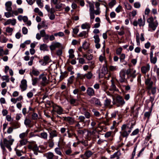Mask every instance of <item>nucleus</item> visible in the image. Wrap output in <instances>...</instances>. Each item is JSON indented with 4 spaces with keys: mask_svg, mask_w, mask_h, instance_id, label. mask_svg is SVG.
<instances>
[{
    "mask_svg": "<svg viewBox=\"0 0 159 159\" xmlns=\"http://www.w3.org/2000/svg\"><path fill=\"white\" fill-rule=\"evenodd\" d=\"M14 139L12 138L11 135H9L7 138H4L3 139V143L1 141L0 145L1 148L3 151L6 150L5 147H6L9 150L11 151L12 150L11 146L12 145L14 141Z\"/></svg>",
    "mask_w": 159,
    "mask_h": 159,
    "instance_id": "f257e3e1",
    "label": "nucleus"
},
{
    "mask_svg": "<svg viewBox=\"0 0 159 159\" xmlns=\"http://www.w3.org/2000/svg\"><path fill=\"white\" fill-rule=\"evenodd\" d=\"M134 125L131 123L130 126L129 124H125L121 127V130L120 131V136L127 138L131 131Z\"/></svg>",
    "mask_w": 159,
    "mask_h": 159,
    "instance_id": "f03ea898",
    "label": "nucleus"
},
{
    "mask_svg": "<svg viewBox=\"0 0 159 159\" xmlns=\"http://www.w3.org/2000/svg\"><path fill=\"white\" fill-rule=\"evenodd\" d=\"M79 121H76V124L75 127H78L79 128H80L84 127L87 122H89V120H85V118L84 116H80L78 118Z\"/></svg>",
    "mask_w": 159,
    "mask_h": 159,
    "instance_id": "7ed1b4c3",
    "label": "nucleus"
},
{
    "mask_svg": "<svg viewBox=\"0 0 159 159\" xmlns=\"http://www.w3.org/2000/svg\"><path fill=\"white\" fill-rule=\"evenodd\" d=\"M125 71L126 74L127 75V79H130L131 78L130 81L132 82L134 78H135L136 76V71L133 68H129Z\"/></svg>",
    "mask_w": 159,
    "mask_h": 159,
    "instance_id": "20e7f679",
    "label": "nucleus"
},
{
    "mask_svg": "<svg viewBox=\"0 0 159 159\" xmlns=\"http://www.w3.org/2000/svg\"><path fill=\"white\" fill-rule=\"evenodd\" d=\"M112 103L113 105H116L117 107L122 106L125 103V102L122 97L117 96L114 98H113Z\"/></svg>",
    "mask_w": 159,
    "mask_h": 159,
    "instance_id": "39448f33",
    "label": "nucleus"
},
{
    "mask_svg": "<svg viewBox=\"0 0 159 159\" xmlns=\"http://www.w3.org/2000/svg\"><path fill=\"white\" fill-rule=\"evenodd\" d=\"M145 83L148 89H156L155 84L151 80V78L145 79Z\"/></svg>",
    "mask_w": 159,
    "mask_h": 159,
    "instance_id": "423d86ee",
    "label": "nucleus"
},
{
    "mask_svg": "<svg viewBox=\"0 0 159 159\" xmlns=\"http://www.w3.org/2000/svg\"><path fill=\"white\" fill-rule=\"evenodd\" d=\"M50 61V59L48 56H45L43 57V59L40 60L39 63L43 66H45L48 64Z\"/></svg>",
    "mask_w": 159,
    "mask_h": 159,
    "instance_id": "0eeeda50",
    "label": "nucleus"
},
{
    "mask_svg": "<svg viewBox=\"0 0 159 159\" xmlns=\"http://www.w3.org/2000/svg\"><path fill=\"white\" fill-rule=\"evenodd\" d=\"M149 54L150 61L151 63L153 64H155L157 61V57L158 56V53H155L154 56H153V53H152V52H150Z\"/></svg>",
    "mask_w": 159,
    "mask_h": 159,
    "instance_id": "6e6552de",
    "label": "nucleus"
},
{
    "mask_svg": "<svg viewBox=\"0 0 159 159\" xmlns=\"http://www.w3.org/2000/svg\"><path fill=\"white\" fill-rule=\"evenodd\" d=\"M145 20H143L142 18L138 19V21L134 20L133 22V25L135 26H137L138 25L140 27L143 26L145 25Z\"/></svg>",
    "mask_w": 159,
    "mask_h": 159,
    "instance_id": "1a4fd4ad",
    "label": "nucleus"
},
{
    "mask_svg": "<svg viewBox=\"0 0 159 159\" xmlns=\"http://www.w3.org/2000/svg\"><path fill=\"white\" fill-rule=\"evenodd\" d=\"M89 102L92 104L93 105L99 106H102V104L99 100L95 98H91L89 101Z\"/></svg>",
    "mask_w": 159,
    "mask_h": 159,
    "instance_id": "9d476101",
    "label": "nucleus"
},
{
    "mask_svg": "<svg viewBox=\"0 0 159 159\" xmlns=\"http://www.w3.org/2000/svg\"><path fill=\"white\" fill-rule=\"evenodd\" d=\"M28 148L30 149H31L33 151H39V148L37 145L34 142L31 143L30 144L28 145Z\"/></svg>",
    "mask_w": 159,
    "mask_h": 159,
    "instance_id": "9b49d317",
    "label": "nucleus"
},
{
    "mask_svg": "<svg viewBox=\"0 0 159 159\" xmlns=\"http://www.w3.org/2000/svg\"><path fill=\"white\" fill-rule=\"evenodd\" d=\"M62 118L64 120L67 122L70 125H73L75 122L74 118L72 117L69 116L67 117H63Z\"/></svg>",
    "mask_w": 159,
    "mask_h": 159,
    "instance_id": "f8f14e48",
    "label": "nucleus"
},
{
    "mask_svg": "<svg viewBox=\"0 0 159 159\" xmlns=\"http://www.w3.org/2000/svg\"><path fill=\"white\" fill-rule=\"evenodd\" d=\"M150 69V66L149 64H147L145 66L141 67V70L143 74H146L148 71Z\"/></svg>",
    "mask_w": 159,
    "mask_h": 159,
    "instance_id": "ddd939ff",
    "label": "nucleus"
},
{
    "mask_svg": "<svg viewBox=\"0 0 159 159\" xmlns=\"http://www.w3.org/2000/svg\"><path fill=\"white\" fill-rule=\"evenodd\" d=\"M126 73L125 71H122L120 72V76L119 80L121 82H124L126 80L125 75Z\"/></svg>",
    "mask_w": 159,
    "mask_h": 159,
    "instance_id": "4468645a",
    "label": "nucleus"
},
{
    "mask_svg": "<svg viewBox=\"0 0 159 159\" xmlns=\"http://www.w3.org/2000/svg\"><path fill=\"white\" fill-rule=\"evenodd\" d=\"M53 108L54 111L58 114L61 115L63 113V109L60 107L56 105L53 106Z\"/></svg>",
    "mask_w": 159,
    "mask_h": 159,
    "instance_id": "2eb2a0df",
    "label": "nucleus"
},
{
    "mask_svg": "<svg viewBox=\"0 0 159 159\" xmlns=\"http://www.w3.org/2000/svg\"><path fill=\"white\" fill-rule=\"evenodd\" d=\"M61 45L59 42H53L50 46V48L51 51L54 50L56 48H59Z\"/></svg>",
    "mask_w": 159,
    "mask_h": 159,
    "instance_id": "dca6fc26",
    "label": "nucleus"
},
{
    "mask_svg": "<svg viewBox=\"0 0 159 159\" xmlns=\"http://www.w3.org/2000/svg\"><path fill=\"white\" fill-rule=\"evenodd\" d=\"M28 140L26 139H21L19 141L16 147H20L22 146L26 145L28 143Z\"/></svg>",
    "mask_w": 159,
    "mask_h": 159,
    "instance_id": "f3484780",
    "label": "nucleus"
},
{
    "mask_svg": "<svg viewBox=\"0 0 159 159\" xmlns=\"http://www.w3.org/2000/svg\"><path fill=\"white\" fill-rule=\"evenodd\" d=\"M111 100L110 99L106 98L105 100L104 103V106L106 107H108L111 108L112 107V105H111Z\"/></svg>",
    "mask_w": 159,
    "mask_h": 159,
    "instance_id": "a211bd4d",
    "label": "nucleus"
},
{
    "mask_svg": "<svg viewBox=\"0 0 159 159\" xmlns=\"http://www.w3.org/2000/svg\"><path fill=\"white\" fill-rule=\"evenodd\" d=\"M158 23L157 21H156L155 22L149 24L148 26L149 27L151 28L153 30H155L157 27L158 26Z\"/></svg>",
    "mask_w": 159,
    "mask_h": 159,
    "instance_id": "6ab92c4d",
    "label": "nucleus"
},
{
    "mask_svg": "<svg viewBox=\"0 0 159 159\" xmlns=\"http://www.w3.org/2000/svg\"><path fill=\"white\" fill-rule=\"evenodd\" d=\"M6 9L7 11H10L12 10V7H11L12 3L11 2L8 1L7 2L5 3Z\"/></svg>",
    "mask_w": 159,
    "mask_h": 159,
    "instance_id": "aec40b11",
    "label": "nucleus"
},
{
    "mask_svg": "<svg viewBox=\"0 0 159 159\" xmlns=\"http://www.w3.org/2000/svg\"><path fill=\"white\" fill-rule=\"evenodd\" d=\"M57 133L55 130H53L49 132V139H53L54 137H57Z\"/></svg>",
    "mask_w": 159,
    "mask_h": 159,
    "instance_id": "412c9836",
    "label": "nucleus"
},
{
    "mask_svg": "<svg viewBox=\"0 0 159 159\" xmlns=\"http://www.w3.org/2000/svg\"><path fill=\"white\" fill-rule=\"evenodd\" d=\"M20 86L21 89H26L27 87V81L26 80H23L21 81Z\"/></svg>",
    "mask_w": 159,
    "mask_h": 159,
    "instance_id": "4be33fe9",
    "label": "nucleus"
},
{
    "mask_svg": "<svg viewBox=\"0 0 159 159\" xmlns=\"http://www.w3.org/2000/svg\"><path fill=\"white\" fill-rule=\"evenodd\" d=\"M29 132V130H27L25 132L20 134L19 135V138L21 139H25V138L27 136Z\"/></svg>",
    "mask_w": 159,
    "mask_h": 159,
    "instance_id": "5701e85b",
    "label": "nucleus"
},
{
    "mask_svg": "<svg viewBox=\"0 0 159 159\" xmlns=\"http://www.w3.org/2000/svg\"><path fill=\"white\" fill-rule=\"evenodd\" d=\"M85 159H88L93 155V153L90 150H87L84 152Z\"/></svg>",
    "mask_w": 159,
    "mask_h": 159,
    "instance_id": "b1692460",
    "label": "nucleus"
},
{
    "mask_svg": "<svg viewBox=\"0 0 159 159\" xmlns=\"http://www.w3.org/2000/svg\"><path fill=\"white\" fill-rule=\"evenodd\" d=\"M42 81L41 83V87L45 86L48 83L46 76H43L42 78Z\"/></svg>",
    "mask_w": 159,
    "mask_h": 159,
    "instance_id": "393cba45",
    "label": "nucleus"
},
{
    "mask_svg": "<svg viewBox=\"0 0 159 159\" xmlns=\"http://www.w3.org/2000/svg\"><path fill=\"white\" fill-rule=\"evenodd\" d=\"M120 155V153L119 152H115L113 155L111 156V158H116V159H119V157Z\"/></svg>",
    "mask_w": 159,
    "mask_h": 159,
    "instance_id": "a878e982",
    "label": "nucleus"
},
{
    "mask_svg": "<svg viewBox=\"0 0 159 159\" xmlns=\"http://www.w3.org/2000/svg\"><path fill=\"white\" fill-rule=\"evenodd\" d=\"M84 76L85 78H86L87 79L90 80L92 78L93 75L91 71H89L84 74Z\"/></svg>",
    "mask_w": 159,
    "mask_h": 159,
    "instance_id": "bb28decb",
    "label": "nucleus"
},
{
    "mask_svg": "<svg viewBox=\"0 0 159 159\" xmlns=\"http://www.w3.org/2000/svg\"><path fill=\"white\" fill-rule=\"evenodd\" d=\"M89 13H94V9L93 4L91 2H89Z\"/></svg>",
    "mask_w": 159,
    "mask_h": 159,
    "instance_id": "cd10ccee",
    "label": "nucleus"
},
{
    "mask_svg": "<svg viewBox=\"0 0 159 159\" xmlns=\"http://www.w3.org/2000/svg\"><path fill=\"white\" fill-rule=\"evenodd\" d=\"M48 46L47 45L45 44H41L40 46V49L41 50L43 51H45L47 50Z\"/></svg>",
    "mask_w": 159,
    "mask_h": 159,
    "instance_id": "c85d7f7f",
    "label": "nucleus"
},
{
    "mask_svg": "<svg viewBox=\"0 0 159 159\" xmlns=\"http://www.w3.org/2000/svg\"><path fill=\"white\" fill-rule=\"evenodd\" d=\"M31 73L35 76H38L40 73V72L38 70L34 69V67H33Z\"/></svg>",
    "mask_w": 159,
    "mask_h": 159,
    "instance_id": "c756f323",
    "label": "nucleus"
},
{
    "mask_svg": "<svg viewBox=\"0 0 159 159\" xmlns=\"http://www.w3.org/2000/svg\"><path fill=\"white\" fill-rule=\"evenodd\" d=\"M74 78V75H72L70 76L68 80V83H67V86H70V85L72 84L73 83V79Z\"/></svg>",
    "mask_w": 159,
    "mask_h": 159,
    "instance_id": "7c9ffc66",
    "label": "nucleus"
},
{
    "mask_svg": "<svg viewBox=\"0 0 159 159\" xmlns=\"http://www.w3.org/2000/svg\"><path fill=\"white\" fill-rule=\"evenodd\" d=\"M74 51L73 49H70L69 50V57L70 58H73L75 57L74 54Z\"/></svg>",
    "mask_w": 159,
    "mask_h": 159,
    "instance_id": "2f4dec72",
    "label": "nucleus"
},
{
    "mask_svg": "<svg viewBox=\"0 0 159 159\" xmlns=\"http://www.w3.org/2000/svg\"><path fill=\"white\" fill-rule=\"evenodd\" d=\"M83 57L84 58H86L88 60H91L93 58V55L92 54L88 55L87 54H83Z\"/></svg>",
    "mask_w": 159,
    "mask_h": 159,
    "instance_id": "473e14b6",
    "label": "nucleus"
},
{
    "mask_svg": "<svg viewBox=\"0 0 159 159\" xmlns=\"http://www.w3.org/2000/svg\"><path fill=\"white\" fill-rule=\"evenodd\" d=\"M36 2L40 8H42L43 7V4L42 2V0H36Z\"/></svg>",
    "mask_w": 159,
    "mask_h": 159,
    "instance_id": "72a5a7b5",
    "label": "nucleus"
},
{
    "mask_svg": "<svg viewBox=\"0 0 159 159\" xmlns=\"http://www.w3.org/2000/svg\"><path fill=\"white\" fill-rule=\"evenodd\" d=\"M48 143L49 144V147L52 148L54 146V143L53 139H49L48 141Z\"/></svg>",
    "mask_w": 159,
    "mask_h": 159,
    "instance_id": "f704fd0d",
    "label": "nucleus"
},
{
    "mask_svg": "<svg viewBox=\"0 0 159 159\" xmlns=\"http://www.w3.org/2000/svg\"><path fill=\"white\" fill-rule=\"evenodd\" d=\"M40 137L42 138L46 139H47L48 134L47 133L43 132L40 133Z\"/></svg>",
    "mask_w": 159,
    "mask_h": 159,
    "instance_id": "c9c22d12",
    "label": "nucleus"
},
{
    "mask_svg": "<svg viewBox=\"0 0 159 159\" xmlns=\"http://www.w3.org/2000/svg\"><path fill=\"white\" fill-rule=\"evenodd\" d=\"M81 28L83 29H89L90 27L89 24L87 23H85L81 25Z\"/></svg>",
    "mask_w": 159,
    "mask_h": 159,
    "instance_id": "e433bc0d",
    "label": "nucleus"
},
{
    "mask_svg": "<svg viewBox=\"0 0 159 159\" xmlns=\"http://www.w3.org/2000/svg\"><path fill=\"white\" fill-rule=\"evenodd\" d=\"M55 152L56 153L59 155L62 156V153L60 149L58 148H57L55 149Z\"/></svg>",
    "mask_w": 159,
    "mask_h": 159,
    "instance_id": "4c0bfd02",
    "label": "nucleus"
},
{
    "mask_svg": "<svg viewBox=\"0 0 159 159\" xmlns=\"http://www.w3.org/2000/svg\"><path fill=\"white\" fill-rule=\"evenodd\" d=\"M67 76V72L66 71L62 73L60 76V79L61 80Z\"/></svg>",
    "mask_w": 159,
    "mask_h": 159,
    "instance_id": "58836bf2",
    "label": "nucleus"
},
{
    "mask_svg": "<svg viewBox=\"0 0 159 159\" xmlns=\"http://www.w3.org/2000/svg\"><path fill=\"white\" fill-rule=\"evenodd\" d=\"M82 48L84 50H87L89 48V44L86 42H85L82 45Z\"/></svg>",
    "mask_w": 159,
    "mask_h": 159,
    "instance_id": "ea45409f",
    "label": "nucleus"
},
{
    "mask_svg": "<svg viewBox=\"0 0 159 159\" xmlns=\"http://www.w3.org/2000/svg\"><path fill=\"white\" fill-rule=\"evenodd\" d=\"M31 123V120L29 119L26 118L25 120L24 124L26 126H28L30 125Z\"/></svg>",
    "mask_w": 159,
    "mask_h": 159,
    "instance_id": "a19ab883",
    "label": "nucleus"
},
{
    "mask_svg": "<svg viewBox=\"0 0 159 159\" xmlns=\"http://www.w3.org/2000/svg\"><path fill=\"white\" fill-rule=\"evenodd\" d=\"M83 114L85 116V118L87 119H89L90 117V113L88 112V111H85V112H84L83 113Z\"/></svg>",
    "mask_w": 159,
    "mask_h": 159,
    "instance_id": "79ce46f5",
    "label": "nucleus"
},
{
    "mask_svg": "<svg viewBox=\"0 0 159 159\" xmlns=\"http://www.w3.org/2000/svg\"><path fill=\"white\" fill-rule=\"evenodd\" d=\"M32 84L33 86H35L37 83L39 79L37 78H34L32 80Z\"/></svg>",
    "mask_w": 159,
    "mask_h": 159,
    "instance_id": "37998d69",
    "label": "nucleus"
},
{
    "mask_svg": "<svg viewBox=\"0 0 159 159\" xmlns=\"http://www.w3.org/2000/svg\"><path fill=\"white\" fill-rule=\"evenodd\" d=\"M12 125L13 127V129H16L20 127V125L18 122H13L12 123Z\"/></svg>",
    "mask_w": 159,
    "mask_h": 159,
    "instance_id": "c03bdc74",
    "label": "nucleus"
},
{
    "mask_svg": "<svg viewBox=\"0 0 159 159\" xmlns=\"http://www.w3.org/2000/svg\"><path fill=\"white\" fill-rule=\"evenodd\" d=\"M54 155L52 152H50L48 153L47 156V159H53Z\"/></svg>",
    "mask_w": 159,
    "mask_h": 159,
    "instance_id": "a18cd8bd",
    "label": "nucleus"
},
{
    "mask_svg": "<svg viewBox=\"0 0 159 159\" xmlns=\"http://www.w3.org/2000/svg\"><path fill=\"white\" fill-rule=\"evenodd\" d=\"M93 38L94 39V42L96 43H99L100 42V39L99 36L97 35H95L93 36Z\"/></svg>",
    "mask_w": 159,
    "mask_h": 159,
    "instance_id": "49530a36",
    "label": "nucleus"
},
{
    "mask_svg": "<svg viewBox=\"0 0 159 159\" xmlns=\"http://www.w3.org/2000/svg\"><path fill=\"white\" fill-rule=\"evenodd\" d=\"M116 3V0H111V1L108 4L109 6L111 8H112L114 6Z\"/></svg>",
    "mask_w": 159,
    "mask_h": 159,
    "instance_id": "de8ad7c7",
    "label": "nucleus"
},
{
    "mask_svg": "<svg viewBox=\"0 0 159 159\" xmlns=\"http://www.w3.org/2000/svg\"><path fill=\"white\" fill-rule=\"evenodd\" d=\"M92 111L94 113V115L96 117H100L101 116V114L98 111H96L95 109L92 110Z\"/></svg>",
    "mask_w": 159,
    "mask_h": 159,
    "instance_id": "09e8293b",
    "label": "nucleus"
},
{
    "mask_svg": "<svg viewBox=\"0 0 159 159\" xmlns=\"http://www.w3.org/2000/svg\"><path fill=\"white\" fill-rule=\"evenodd\" d=\"M90 17V22L92 23L95 18L94 13H89Z\"/></svg>",
    "mask_w": 159,
    "mask_h": 159,
    "instance_id": "8fccbe9b",
    "label": "nucleus"
},
{
    "mask_svg": "<svg viewBox=\"0 0 159 159\" xmlns=\"http://www.w3.org/2000/svg\"><path fill=\"white\" fill-rule=\"evenodd\" d=\"M77 78L81 80H83L84 79H85L84 74L83 75L80 73H78L77 74Z\"/></svg>",
    "mask_w": 159,
    "mask_h": 159,
    "instance_id": "3c124183",
    "label": "nucleus"
},
{
    "mask_svg": "<svg viewBox=\"0 0 159 159\" xmlns=\"http://www.w3.org/2000/svg\"><path fill=\"white\" fill-rule=\"evenodd\" d=\"M139 130L138 129H136L133 131L130 134L131 136H134L137 135L139 133Z\"/></svg>",
    "mask_w": 159,
    "mask_h": 159,
    "instance_id": "603ef678",
    "label": "nucleus"
},
{
    "mask_svg": "<svg viewBox=\"0 0 159 159\" xmlns=\"http://www.w3.org/2000/svg\"><path fill=\"white\" fill-rule=\"evenodd\" d=\"M38 115L35 113H33L32 115V119L33 120H36L38 118Z\"/></svg>",
    "mask_w": 159,
    "mask_h": 159,
    "instance_id": "864d4df0",
    "label": "nucleus"
},
{
    "mask_svg": "<svg viewBox=\"0 0 159 159\" xmlns=\"http://www.w3.org/2000/svg\"><path fill=\"white\" fill-rule=\"evenodd\" d=\"M151 111L152 110H151L149 111L146 112L144 114V116L149 118L150 116Z\"/></svg>",
    "mask_w": 159,
    "mask_h": 159,
    "instance_id": "5fc2aeb1",
    "label": "nucleus"
},
{
    "mask_svg": "<svg viewBox=\"0 0 159 159\" xmlns=\"http://www.w3.org/2000/svg\"><path fill=\"white\" fill-rule=\"evenodd\" d=\"M2 79L3 80H5L7 82H8L9 81V76L7 75L3 76L2 77Z\"/></svg>",
    "mask_w": 159,
    "mask_h": 159,
    "instance_id": "6e6d98bb",
    "label": "nucleus"
},
{
    "mask_svg": "<svg viewBox=\"0 0 159 159\" xmlns=\"http://www.w3.org/2000/svg\"><path fill=\"white\" fill-rule=\"evenodd\" d=\"M64 34L62 32H59L57 33H55L54 34V35L55 36H58L59 37H62L64 36Z\"/></svg>",
    "mask_w": 159,
    "mask_h": 159,
    "instance_id": "4d7b16f0",
    "label": "nucleus"
},
{
    "mask_svg": "<svg viewBox=\"0 0 159 159\" xmlns=\"http://www.w3.org/2000/svg\"><path fill=\"white\" fill-rule=\"evenodd\" d=\"M13 128L11 127H9L8 128L7 130V133L8 134H11L13 131Z\"/></svg>",
    "mask_w": 159,
    "mask_h": 159,
    "instance_id": "13d9d810",
    "label": "nucleus"
},
{
    "mask_svg": "<svg viewBox=\"0 0 159 159\" xmlns=\"http://www.w3.org/2000/svg\"><path fill=\"white\" fill-rule=\"evenodd\" d=\"M78 59L79 60V62L80 64H83L85 63V60L84 58H78Z\"/></svg>",
    "mask_w": 159,
    "mask_h": 159,
    "instance_id": "bf43d9fd",
    "label": "nucleus"
},
{
    "mask_svg": "<svg viewBox=\"0 0 159 159\" xmlns=\"http://www.w3.org/2000/svg\"><path fill=\"white\" fill-rule=\"evenodd\" d=\"M5 16L9 18L11 16H13V15L11 14L10 12H6L5 13Z\"/></svg>",
    "mask_w": 159,
    "mask_h": 159,
    "instance_id": "052dcab7",
    "label": "nucleus"
},
{
    "mask_svg": "<svg viewBox=\"0 0 159 159\" xmlns=\"http://www.w3.org/2000/svg\"><path fill=\"white\" fill-rule=\"evenodd\" d=\"M6 31L8 33H11L13 31V29L10 27H7L6 28Z\"/></svg>",
    "mask_w": 159,
    "mask_h": 159,
    "instance_id": "680f3d73",
    "label": "nucleus"
},
{
    "mask_svg": "<svg viewBox=\"0 0 159 159\" xmlns=\"http://www.w3.org/2000/svg\"><path fill=\"white\" fill-rule=\"evenodd\" d=\"M147 21L149 24H151L154 22V19L152 17H150L148 19Z\"/></svg>",
    "mask_w": 159,
    "mask_h": 159,
    "instance_id": "e2e57ef3",
    "label": "nucleus"
},
{
    "mask_svg": "<svg viewBox=\"0 0 159 159\" xmlns=\"http://www.w3.org/2000/svg\"><path fill=\"white\" fill-rule=\"evenodd\" d=\"M15 150L16 152V155L18 156H21L22 155L21 151L17 149L16 148L15 149Z\"/></svg>",
    "mask_w": 159,
    "mask_h": 159,
    "instance_id": "0e129e2a",
    "label": "nucleus"
},
{
    "mask_svg": "<svg viewBox=\"0 0 159 159\" xmlns=\"http://www.w3.org/2000/svg\"><path fill=\"white\" fill-rule=\"evenodd\" d=\"M23 34H26L28 33V30L25 27H23L22 29Z\"/></svg>",
    "mask_w": 159,
    "mask_h": 159,
    "instance_id": "69168bd1",
    "label": "nucleus"
},
{
    "mask_svg": "<svg viewBox=\"0 0 159 159\" xmlns=\"http://www.w3.org/2000/svg\"><path fill=\"white\" fill-rule=\"evenodd\" d=\"M87 93L89 95L92 96L94 94V90H87Z\"/></svg>",
    "mask_w": 159,
    "mask_h": 159,
    "instance_id": "338daca9",
    "label": "nucleus"
},
{
    "mask_svg": "<svg viewBox=\"0 0 159 159\" xmlns=\"http://www.w3.org/2000/svg\"><path fill=\"white\" fill-rule=\"evenodd\" d=\"M122 49V48L120 47L118 48L116 51V53L117 55H120L121 54Z\"/></svg>",
    "mask_w": 159,
    "mask_h": 159,
    "instance_id": "774afa93",
    "label": "nucleus"
}]
</instances>
